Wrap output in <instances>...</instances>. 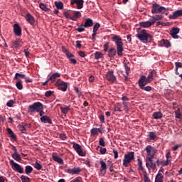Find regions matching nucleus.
<instances>
[{"instance_id":"23","label":"nucleus","mask_w":182,"mask_h":182,"mask_svg":"<svg viewBox=\"0 0 182 182\" xmlns=\"http://www.w3.org/2000/svg\"><path fill=\"white\" fill-rule=\"evenodd\" d=\"M41 123H48V124H52V119L48 115H44L40 118Z\"/></svg>"},{"instance_id":"48","label":"nucleus","mask_w":182,"mask_h":182,"mask_svg":"<svg viewBox=\"0 0 182 182\" xmlns=\"http://www.w3.org/2000/svg\"><path fill=\"white\" fill-rule=\"evenodd\" d=\"M18 127L21 133H26V128L25 127V125L19 124Z\"/></svg>"},{"instance_id":"4","label":"nucleus","mask_w":182,"mask_h":182,"mask_svg":"<svg viewBox=\"0 0 182 182\" xmlns=\"http://www.w3.org/2000/svg\"><path fill=\"white\" fill-rule=\"evenodd\" d=\"M43 107V105L41 102H34L33 105L28 106V113H36V112L37 113H39V112Z\"/></svg>"},{"instance_id":"49","label":"nucleus","mask_w":182,"mask_h":182,"mask_svg":"<svg viewBox=\"0 0 182 182\" xmlns=\"http://www.w3.org/2000/svg\"><path fill=\"white\" fill-rule=\"evenodd\" d=\"M92 136H97L99 132H97V128H92L90 131Z\"/></svg>"},{"instance_id":"38","label":"nucleus","mask_w":182,"mask_h":182,"mask_svg":"<svg viewBox=\"0 0 182 182\" xmlns=\"http://www.w3.org/2000/svg\"><path fill=\"white\" fill-rule=\"evenodd\" d=\"M18 82L16 83V86L18 90H22L23 89V85H22V81L21 80H17Z\"/></svg>"},{"instance_id":"61","label":"nucleus","mask_w":182,"mask_h":182,"mask_svg":"<svg viewBox=\"0 0 182 182\" xmlns=\"http://www.w3.org/2000/svg\"><path fill=\"white\" fill-rule=\"evenodd\" d=\"M59 137L61 140H66V139H68L66 134H60Z\"/></svg>"},{"instance_id":"13","label":"nucleus","mask_w":182,"mask_h":182,"mask_svg":"<svg viewBox=\"0 0 182 182\" xmlns=\"http://www.w3.org/2000/svg\"><path fill=\"white\" fill-rule=\"evenodd\" d=\"M85 1L83 0H70V5L71 6H73V5H77V9H82L83 8V4Z\"/></svg>"},{"instance_id":"56","label":"nucleus","mask_w":182,"mask_h":182,"mask_svg":"<svg viewBox=\"0 0 182 182\" xmlns=\"http://www.w3.org/2000/svg\"><path fill=\"white\" fill-rule=\"evenodd\" d=\"M65 55L67 56V58L68 59H70L72 58H75V55L73 54H72V53L69 52V51H65Z\"/></svg>"},{"instance_id":"42","label":"nucleus","mask_w":182,"mask_h":182,"mask_svg":"<svg viewBox=\"0 0 182 182\" xmlns=\"http://www.w3.org/2000/svg\"><path fill=\"white\" fill-rule=\"evenodd\" d=\"M55 5L57 9H62L63 8V3L62 1H55Z\"/></svg>"},{"instance_id":"21","label":"nucleus","mask_w":182,"mask_h":182,"mask_svg":"<svg viewBox=\"0 0 182 182\" xmlns=\"http://www.w3.org/2000/svg\"><path fill=\"white\" fill-rule=\"evenodd\" d=\"M82 16V13L80 11L71 12V21H77L78 18Z\"/></svg>"},{"instance_id":"32","label":"nucleus","mask_w":182,"mask_h":182,"mask_svg":"<svg viewBox=\"0 0 182 182\" xmlns=\"http://www.w3.org/2000/svg\"><path fill=\"white\" fill-rule=\"evenodd\" d=\"M53 159L54 161L58 163V164H63V159L60 157H58L57 155L53 154Z\"/></svg>"},{"instance_id":"11","label":"nucleus","mask_w":182,"mask_h":182,"mask_svg":"<svg viewBox=\"0 0 182 182\" xmlns=\"http://www.w3.org/2000/svg\"><path fill=\"white\" fill-rule=\"evenodd\" d=\"M151 81L149 80L148 77H146V75H142L140 77L138 85L139 86H146V85H149V83H151Z\"/></svg>"},{"instance_id":"20","label":"nucleus","mask_w":182,"mask_h":182,"mask_svg":"<svg viewBox=\"0 0 182 182\" xmlns=\"http://www.w3.org/2000/svg\"><path fill=\"white\" fill-rule=\"evenodd\" d=\"M82 171V168H73L72 169H67V173H68V174H72V175H75V174H79V173H80Z\"/></svg>"},{"instance_id":"39","label":"nucleus","mask_w":182,"mask_h":182,"mask_svg":"<svg viewBox=\"0 0 182 182\" xmlns=\"http://www.w3.org/2000/svg\"><path fill=\"white\" fill-rule=\"evenodd\" d=\"M175 66H176V74L180 75V73H178V68H182V63L180 62H176Z\"/></svg>"},{"instance_id":"59","label":"nucleus","mask_w":182,"mask_h":182,"mask_svg":"<svg viewBox=\"0 0 182 182\" xmlns=\"http://www.w3.org/2000/svg\"><path fill=\"white\" fill-rule=\"evenodd\" d=\"M14 103H15V102H14V100H10L7 103H6V106L8 107H12V106H14Z\"/></svg>"},{"instance_id":"37","label":"nucleus","mask_w":182,"mask_h":182,"mask_svg":"<svg viewBox=\"0 0 182 182\" xmlns=\"http://www.w3.org/2000/svg\"><path fill=\"white\" fill-rule=\"evenodd\" d=\"M139 89L144 90L145 92H151L152 87L150 86L141 85L139 86Z\"/></svg>"},{"instance_id":"15","label":"nucleus","mask_w":182,"mask_h":182,"mask_svg":"<svg viewBox=\"0 0 182 182\" xmlns=\"http://www.w3.org/2000/svg\"><path fill=\"white\" fill-rule=\"evenodd\" d=\"M146 166L149 170L156 168V164L153 162V158H146Z\"/></svg>"},{"instance_id":"45","label":"nucleus","mask_w":182,"mask_h":182,"mask_svg":"<svg viewBox=\"0 0 182 182\" xmlns=\"http://www.w3.org/2000/svg\"><path fill=\"white\" fill-rule=\"evenodd\" d=\"M39 6L41 9H42V11H45L46 12H48V11H49V9H48V7H46V5H45V4L43 3H41L39 4Z\"/></svg>"},{"instance_id":"58","label":"nucleus","mask_w":182,"mask_h":182,"mask_svg":"<svg viewBox=\"0 0 182 182\" xmlns=\"http://www.w3.org/2000/svg\"><path fill=\"white\" fill-rule=\"evenodd\" d=\"M166 157L168 161H171V153L170 151L167 152V154H166Z\"/></svg>"},{"instance_id":"53","label":"nucleus","mask_w":182,"mask_h":182,"mask_svg":"<svg viewBox=\"0 0 182 182\" xmlns=\"http://www.w3.org/2000/svg\"><path fill=\"white\" fill-rule=\"evenodd\" d=\"M64 16H65V18H68V19H72V12H68L65 11L63 13Z\"/></svg>"},{"instance_id":"10","label":"nucleus","mask_w":182,"mask_h":182,"mask_svg":"<svg viewBox=\"0 0 182 182\" xmlns=\"http://www.w3.org/2000/svg\"><path fill=\"white\" fill-rule=\"evenodd\" d=\"M144 150L146 151V159H154V148L153 146L148 145Z\"/></svg>"},{"instance_id":"1","label":"nucleus","mask_w":182,"mask_h":182,"mask_svg":"<svg viewBox=\"0 0 182 182\" xmlns=\"http://www.w3.org/2000/svg\"><path fill=\"white\" fill-rule=\"evenodd\" d=\"M112 40L113 42H114L117 46L118 56H123V50H124V49L123 48V40L122 39L120 36H116L113 34L112 36Z\"/></svg>"},{"instance_id":"34","label":"nucleus","mask_w":182,"mask_h":182,"mask_svg":"<svg viewBox=\"0 0 182 182\" xmlns=\"http://www.w3.org/2000/svg\"><path fill=\"white\" fill-rule=\"evenodd\" d=\"M156 70H153L149 72L147 77L151 82V80H154V77H156Z\"/></svg>"},{"instance_id":"40","label":"nucleus","mask_w":182,"mask_h":182,"mask_svg":"<svg viewBox=\"0 0 182 182\" xmlns=\"http://www.w3.org/2000/svg\"><path fill=\"white\" fill-rule=\"evenodd\" d=\"M19 77H22L23 79H25V74H21V73H16L14 76V80H19Z\"/></svg>"},{"instance_id":"2","label":"nucleus","mask_w":182,"mask_h":182,"mask_svg":"<svg viewBox=\"0 0 182 182\" xmlns=\"http://www.w3.org/2000/svg\"><path fill=\"white\" fill-rule=\"evenodd\" d=\"M136 38H138L141 42H143V43H147V42H151V41H153V36L149 34L144 29L138 31Z\"/></svg>"},{"instance_id":"47","label":"nucleus","mask_w":182,"mask_h":182,"mask_svg":"<svg viewBox=\"0 0 182 182\" xmlns=\"http://www.w3.org/2000/svg\"><path fill=\"white\" fill-rule=\"evenodd\" d=\"M33 166L35 167V168H36V170H42V166L41 165V164L38 163V161H36L33 164Z\"/></svg>"},{"instance_id":"9","label":"nucleus","mask_w":182,"mask_h":182,"mask_svg":"<svg viewBox=\"0 0 182 182\" xmlns=\"http://www.w3.org/2000/svg\"><path fill=\"white\" fill-rule=\"evenodd\" d=\"M72 144L73 148L74 150H75L78 155H80L81 157H85L86 156V153L82 150V146H80L79 144H76V142H73Z\"/></svg>"},{"instance_id":"19","label":"nucleus","mask_w":182,"mask_h":182,"mask_svg":"<svg viewBox=\"0 0 182 182\" xmlns=\"http://www.w3.org/2000/svg\"><path fill=\"white\" fill-rule=\"evenodd\" d=\"M21 42H22V40L21 39H16V41H12L11 48L13 49H18V48H20Z\"/></svg>"},{"instance_id":"5","label":"nucleus","mask_w":182,"mask_h":182,"mask_svg":"<svg viewBox=\"0 0 182 182\" xmlns=\"http://www.w3.org/2000/svg\"><path fill=\"white\" fill-rule=\"evenodd\" d=\"M134 159V152L131 151L128 154H124V159H123V166L124 167H129V164L133 161Z\"/></svg>"},{"instance_id":"12","label":"nucleus","mask_w":182,"mask_h":182,"mask_svg":"<svg viewBox=\"0 0 182 182\" xmlns=\"http://www.w3.org/2000/svg\"><path fill=\"white\" fill-rule=\"evenodd\" d=\"M106 78L108 82H110L111 83H114V82H116L117 80L116 76H114V71H108L106 74Z\"/></svg>"},{"instance_id":"55","label":"nucleus","mask_w":182,"mask_h":182,"mask_svg":"<svg viewBox=\"0 0 182 182\" xmlns=\"http://www.w3.org/2000/svg\"><path fill=\"white\" fill-rule=\"evenodd\" d=\"M99 144L100 146H102V147H105L106 146V143L105 142V139L100 138Z\"/></svg>"},{"instance_id":"64","label":"nucleus","mask_w":182,"mask_h":182,"mask_svg":"<svg viewBox=\"0 0 182 182\" xmlns=\"http://www.w3.org/2000/svg\"><path fill=\"white\" fill-rule=\"evenodd\" d=\"M180 147H181V145L177 144L175 146L172 147V150H173V151H176V150L180 149Z\"/></svg>"},{"instance_id":"24","label":"nucleus","mask_w":182,"mask_h":182,"mask_svg":"<svg viewBox=\"0 0 182 182\" xmlns=\"http://www.w3.org/2000/svg\"><path fill=\"white\" fill-rule=\"evenodd\" d=\"M100 172L103 173L104 174H106V171L107 170V165L106 164V162H105L103 160L100 161Z\"/></svg>"},{"instance_id":"7","label":"nucleus","mask_w":182,"mask_h":182,"mask_svg":"<svg viewBox=\"0 0 182 182\" xmlns=\"http://www.w3.org/2000/svg\"><path fill=\"white\" fill-rule=\"evenodd\" d=\"M10 164L13 170L17 171V173H19L20 174H23V168L21 165L16 163L14 160L10 161Z\"/></svg>"},{"instance_id":"29","label":"nucleus","mask_w":182,"mask_h":182,"mask_svg":"<svg viewBox=\"0 0 182 182\" xmlns=\"http://www.w3.org/2000/svg\"><path fill=\"white\" fill-rule=\"evenodd\" d=\"M149 139L148 141H151V140L156 141L157 139V135L156 134V132H150L149 133Z\"/></svg>"},{"instance_id":"31","label":"nucleus","mask_w":182,"mask_h":182,"mask_svg":"<svg viewBox=\"0 0 182 182\" xmlns=\"http://www.w3.org/2000/svg\"><path fill=\"white\" fill-rule=\"evenodd\" d=\"M153 117L156 120H159V119H161L163 117V113L161 112H155L153 113Z\"/></svg>"},{"instance_id":"28","label":"nucleus","mask_w":182,"mask_h":182,"mask_svg":"<svg viewBox=\"0 0 182 182\" xmlns=\"http://www.w3.org/2000/svg\"><path fill=\"white\" fill-rule=\"evenodd\" d=\"M161 19H163V15H155L151 16L150 21H151L152 23L154 25L156 21H161Z\"/></svg>"},{"instance_id":"25","label":"nucleus","mask_w":182,"mask_h":182,"mask_svg":"<svg viewBox=\"0 0 182 182\" xmlns=\"http://www.w3.org/2000/svg\"><path fill=\"white\" fill-rule=\"evenodd\" d=\"M153 24V22L151 21H141L139 22V26H141V28H150V26H151Z\"/></svg>"},{"instance_id":"57","label":"nucleus","mask_w":182,"mask_h":182,"mask_svg":"<svg viewBox=\"0 0 182 182\" xmlns=\"http://www.w3.org/2000/svg\"><path fill=\"white\" fill-rule=\"evenodd\" d=\"M53 93H54L53 91H50V90L46 91V93H45V96H46V97H50V96L52 95H53Z\"/></svg>"},{"instance_id":"44","label":"nucleus","mask_w":182,"mask_h":182,"mask_svg":"<svg viewBox=\"0 0 182 182\" xmlns=\"http://www.w3.org/2000/svg\"><path fill=\"white\" fill-rule=\"evenodd\" d=\"M21 179L22 182H31V178H29V177L22 175L21 176Z\"/></svg>"},{"instance_id":"52","label":"nucleus","mask_w":182,"mask_h":182,"mask_svg":"<svg viewBox=\"0 0 182 182\" xmlns=\"http://www.w3.org/2000/svg\"><path fill=\"white\" fill-rule=\"evenodd\" d=\"M85 24H81L77 28H76V31H77V32H83L85 31Z\"/></svg>"},{"instance_id":"51","label":"nucleus","mask_w":182,"mask_h":182,"mask_svg":"<svg viewBox=\"0 0 182 182\" xmlns=\"http://www.w3.org/2000/svg\"><path fill=\"white\" fill-rule=\"evenodd\" d=\"M124 66L125 73L127 75L125 77H127V76H129V73L130 72V68H129V67L127 66V64H126V63H124Z\"/></svg>"},{"instance_id":"22","label":"nucleus","mask_w":182,"mask_h":182,"mask_svg":"<svg viewBox=\"0 0 182 182\" xmlns=\"http://www.w3.org/2000/svg\"><path fill=\"white\" fill-rule=\"evenodd\" d=\"M107 55L109 58H113L114 56H116V53H117V50L116 48L112 47L109 49L107 51Z\"/></svg>"},{"instance_id":"35","label":"nucleus","mask_w":182,"mask_h":182,"mask_svg":"<svg viewBox=\"0 0 182 182\" xmlns=\"http://www.w3.org/2000/svg\"><path fill=\"white\" fill-rule=\"evenodd\" d=\"M163 174H161L160 172H158L155 178V182H163Z\"/></svg>"},{"instance_id":"17","label":"nucleus","mask_w":182,"mask_h":182,"mask_svg":"<svg viewBox=\"0 0 182 182\" xmlns=\"http://www.w3.org/2000/svg\"><path fill=\"white\" fill-rule=\"evenodd\" d=\"M26 20L30 25H32L33 26L35 25V18L33 16L31 15V14L28 13L26 16Z\"/></svg>"},{"instance_id":"54","label":"nucleus","mask_w":182,"mask_h":182,"mask_svg":"<svg viewBox=\"0 0 182 182\" xmlns=\"http://www.w3.org/2000/svg\"><path fill=\"white\" fill-rule=\"evenodd\" d=\"M99 28H100V23H96L93 26V32H97Z\"/></svg>"},{"instance_id":"8","label":"nucleus","mask_w":182,"mask_h":182,"mask_svg":"<svg viewBox=\"0 0 182 182\" xmlns=\"http://www.w3.org/2000/svg\"><path fill=\"white\" fill-rule=\"evenodd\" d=\"M55 85L58 87V90H61L62 92H66L68 90V82L58 80L55 82Z\"/></svg>"},{"instance_id":"36","label":"nucleus","mask_w":182,"mask_h":182,"mask_svg":"<svg viewBox=\"0 0 182 182\" xmlns=\"http://www.w3.org/2000/svg\"><path fill=\"white\" fill-rule=\"evenodd\" d=\"M12 157L14 160H16V161H21V160H22L21 155H19L18 153L13 154Z\"/></svg>"},{"instance_id":"18","label":"nucleus","mask_w":182,"mask_h":182,"mask_svg":"<svg viewBox=\"0 0 182 182\" xmlns=\"http://www.w3.org/2000/svg\"><path fill=\"white\" fill-rule=\"evenodd\" d=\"M178 16H182V9L174 11L172 15L169 16V18L170 19H177Z\"/></svg>"},{"instance_id":"26","label":"nucleus","mask_w":182,"mask_h":182,"mask_svg":"<svg viewBox=\"0 0 182 182\" xmlns=\"http://www.w3.org/2000/svg\"><path fill=\"white\" fill-rule=\"evenodd\" d=\"M57 77H60V73H55L51 75L49 77L48 80H50V82H51V83H55L56 82Z\"/></svg>"},{"instance_id":"63","label":"nucleus","mask_w":182,"mask_h":182,"mask_svg":"<svg viewBox=\"0 0 182 182\" xmlns=\"http://www.w3.org/2000/svg\"><path fill=\"white\" fill-rule=\"evenodd\" d=\"M44 110V108L43 107L40 109V111L38 112L39 113V116L41 117H43V114H45V112H43Z\"/></svg>"},{"instance_id":"3","label":"nucleus","mask_w":182,"mask_h":182,"mask_svg":"<svg viewBox=\"0 0 182 182\" xmlns=\"http://www.w3.org/2000/svg\"><path fill=\"white\" fill-rule=\"evenodd\" d=\"M151 13L168 15V11H167V9L165 7L160 6L156 3L152 4Z\"/></svg>"},{"instance_id":"30","label":"nucleus","mask_w":182,"mask_h":182,"mask_svg":"<svg viewBox=\"0 0 182 182\" xmlns=\"http://www.w3.org/2000/svg\"><path fill=\"white\" fill-rule=\"evenodd\" d=\"M7 133L11 139H13V140H16V135H15V133H14V131L11 129V128H7Z\"/></svg>"},{"instance_id":"14","label":"nucleus","mask_w":182,"mask_h":182,"mask_svg":"<svg viewBox=\"0 0 182 182\" xmlns=\"http://www.w3.org/2000/svg\"><path fill=\"white\" fill-rule=\"evenodd\" d=\"M180 32V28L173 27L170 31V35L173 38V39H178L179 36L177 35Z\"/></svg>"},{"instance_id":"27","label":"nucleus","mask_w":182,"mask_h":182,"mask_svg":"<svg viewBox=\"0 0 182 182\" xmlns=\"http://www.w3.org/2000/svg\"><path fill=\"white\" fill-rule=\"evenodd\" d=\"M84 26L85 28H92L93 26V20L90 18H86Z\"/></svg>"},{"instance_id":"50","label":"nucleus","mask_w":182,"mask_h":182,"mask_svg":"<svg viewBox=\"0 0 182 182\" xmlns=\"http://www.w3.org/2000/svg\"><path fill=\"white\" fill-rule=\"evenodd\" d=\"M163 45H164L165 48H170V46H171L168 40H163Z\"/></svg>"},{"instance_id":"16","label":"nucleus","mask_w":182,"mask_h":182,"mask_svg":"<svg viewBox=\"0 0 182 182\" xmlns=\"http://www.w3.org/2000/svg\"><path fill=\"white\" fill-rule=\"evenodd\" d=\"M14 33L16 36H21L22 35V28H21L19 24L15 23L14 25Z\"/></svg>"},{"instance_id":"46","label":"nucleus","mask_w":182,"mask_h":182,"mask_svg":"<svg viewBox=\"0 0 182 182\" xmlns=\"http://www.w3.org/2000/svg\"><path fill=\"white\" fill-rule=\"evenodd\" d=\"M175 117L176 119H182V114L181 112H180V109H178L176 112H175Z\"/></svg>"},{"instance_id":"60","label":"nucleus","mask_w":182,"mask_h":182,"mask_svg":"<svg viewBox=\"0 0 182 182\" xmlns=\"http://www.w3.org/2000/svg\"><path fill=\"white\" fill-rule=\"evenodd\" d=\"M76 48H78V49H80L82 48V41H75Z\"/></svg>"},{"instance_id":"33","label":"nucleus","mask_w":182,"mask_h":182,"mask_svg":"<svg viewBox=\"0 0 182 182\" xmlns=\"http://www.w3.org/2000/svg\"><path fill=\"white\" fill-rule=\"evenodd\" d=\"M60 109L63 114H68V113H69V110H70V105L66 106L65 107H60Z\"/></svg>"},{"instance_id":"43","label":"nucleus","mask_w":182,"mask_h":182,"mask_svg":"<svg viewBox=\"0 0 182 182\" xmlns=\"http://www.w3.org/2000/svg\"><path fill=\"white\" fill-rule=\"evenodd\" d=\"M102 58H103V53L99 52V51H97L95 52V59H102Z\"/></svg>"},{"instance_id":"6","label":"nucleus","mask_w":182,"mask_h":182,"mask_svg":"<svg viewBox=\"0 0 182 182\" xmlns=\"http://www.w3.org/2000/svg\"><path fill=\"white\" fill-rule=\"evenodd\" d=\"M137 161H138V169L142 171V173H144V181L151 182V181H150V178L147 176V172H146V171H144V168H143V161H141V159H138Z\"/></svg>"},{"instance_id":"62","label":"nucleus","mask_w":182,"mask_h":182,"mask_svg":"<svg viewBox=\"0 0 182 182\" xmlns=\"http://www.w3.org/2000/svg\"><path fill=\"white\" fill-rule=\"evenodd\" d=\"M106 151H107V149H106V148L100 147V152L101 154H106Z\"/></svg>"},{"instance_id":"41","label":"nucleus","mask_w":182,"mask_h":182,"mask_svg":"<svg viewBox=\"0 0 182 182\" xmlns=\"http://www.w3.org/2000/svg\"><path fill=\"white\" fill-rule=\"evenodd\" d=\"M32 171H33V168H32V166H26V169H25L26 174H31Z\"/></svg>"}]
</instances>
